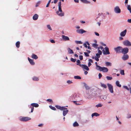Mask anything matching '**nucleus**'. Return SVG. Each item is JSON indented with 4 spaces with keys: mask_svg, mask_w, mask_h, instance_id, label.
I'll return each mask as SVG.
<instances>
[{
    "mask_svg": "<svg viewBox=\"0 0 131 131\" xmlns=\"http://www.w3.org/2000/svg\"><path fill=\"white\" fill-rule=\"evenodd\" d=\"M127 21L128 22L131 23V19H128Z\"/></svg>",
    "mask_w": 131,
    "mask_h": 131,
    "instance_id": "nucleus-61",
    "label": "nucleus"
},
{
    "mask_svg": "<svg viewBox=\"0 0 131 131\" xmlns=\"http://www.w3.org/2000/svg\"><path fill=\"white\" fill-rule=\"evenodd\" d=\"M93 62V60L91 59H89V62L88 63V66L90 67V66L91 65V63H92Z\"/></svg>",
    "mask_w": 131,
    "mask_h": 131,
    "instance_id": "nucleus-22",
    "label": "nucleus"
},
{
    "mask_svg": "<svg viewBox=\"0 0 131 131\" xmlns=\"http://www.w3.org/2000/svg\"><path fill=\"white\" fill-rule=\"evenodd\" d=\"M47 101L50 102H52V100L51 99H48L47 100Z\"/></svg>",
    "mask_w": 131,
    "mask_h": 131,
    "instance_id": "nucleus-60",
    "label": "nucleus"
},
{
    "mask_svg": "<svg viewBox=\"0 0 131 131\" xmlns=\"http://www.w3.org/2000/svg\"><path fill=\"white\" fill-rule=\"evenodd\" d=\"M58 5L59 10L56 12V14L60 16H63L64 15V13L62 11L61 9V2L60 1L59 2Z\"/></svg>",
    "mask_w": 131,
    "mask_h": 131,
    "instance_id": "nucleus-1",
    "label": "nucleus"
},
{
    "mask_svg": "<svg viewBox=\"0 0 131 131\" xmlns=\"http://www.w3.org/2000/svg\"><path fill=\"white\" fill-rule=\"evenodd\" d=\"M114 10L116 14H119L121 12V10L118 6H115L114 8Z\"/></svg>",
    "mask_w": 131,
    "mask_h": 131,
    "instance_id": "nucleus-5",
    "label": "nucleus"
},
{
    "mask_svg": "<svg viewBox=\"0 0 131 131\" xmlns=\"http://www.w3.org/2000/svg\"><path fill=\"white\" fill-rule=\"evenodd\" d=\"M74 78L75 79H81V77L79 76H75L74 77Z\"/></svg>",
    "mask_w": 131,
    "mask_h": 131,
    "instance_id": "nucleus-37",
    "label": "nucleus"
},
{
    "mask_svg": "<svg viewBox=\"0 0 131 131\" xmlns=\"http://www.w3.org/2000/svg\"><path fill=\"white\" fill-rule=\"evenodd\" d=\"M81 1L83 3H85L89 4L90 3V2L89 1H87V0H81Z\"/></svg>",
    "mask_w": 131,
    "mask_h": 131,
    "instance_id": "nucleus-24",
    "label": "nucleus"
},
{
    "mask_svg": "<svg viewBox=\"0 0 131 131\" xmlns=\"http://www.w3.org/2000/svg\"><path fill=\"white\" fill-rule=\"evenodd\" d=\"M94 33L95 34V35H96V36H99V34L97 32H94Z\"/></svg>",
    "mask_w": 131,
    "mask_h": 131,
    "instance_id": "nucleus-58",
    "label": "nucleus"
},
{
    "mask_svg": "<svg viewBox=\"0 0 131 131\" xmlns=\"http://www.w3.org/2000/svg\"><path fill=\"white\" fill-rule=\"evenodd\" d=\"M31 57L32 58L35 59H37L38 58V57L36 54H32Z\"/></svg>",
    "mask_w": 131,
    "mask_h": 131,
    "instance_id": "nucleus-20",
    "label": "nucleus"
},
{
    "mask_svg": "<svg viewBox=\"0 0 131 131\" xmlns=\"http://www.w3.org/2000/svg\"><path fill=\"white\" fill-rule=\"evenodd\" d=\"M66 107L64 106V107L62 111H63V116H65L66 114L68 113L69 112V110L67 108H65Z\"/></svg>",
    "mask_w": 131,
    "mask_h": 131,
    "instance_id": "nucleus-8",
    "label": "nucleus"
},
{
    "mask_svg": "<svg viewBox=\"0 0 131 131\" xmlns=\"http://www.w3.org/2000/svg\"><path fill=\"white\" fill-rule=\"evenodd\" d=\"M100 99L102 100L103 99L104 100H105L106 99V96H100Z\"/></svg>",
    "mask_w": 131,
    "mask_h": 131,
    "instance_id": "nucleus-30",
    "label": "nucleus"
},
{
    "mask_svg": "<svg viewBox=\"0 0 131 131\" xmlns=\"http://www.w3.org/2000/svg\"><path fill=\"white\" fill-rule=\"evenodd\" d=\"M50 41L52 43H55V41L53 40H50Z\"/></svg>",
    "mask_w": 131,
    "mask_h": 131,
    "instance_id": "nucleus-59",
    "label": "nucleus"
},
{
    "mask_svg": "<svg viewBox=\"0 0 131 131\" xmlns=\"http://www.w3.org/2000/svg\"><path fill=\"white\" fill-rule=\"evenodd\" d=\"M32 79L34 81H37L39 80V79L37 77H33Z\"/></svg>",
    "mask_w": 131,
    "mask_h": 131,
    "instance_id": "nucleus-38",
    "label": "nucleus"
},
{
    "mask_svg": "<svg viewBox=\"0 0 131 131\" xmlns=\"http://www.w3.org/2000/svg\"><path fill=\"white\" fill-rule=\"evenodd\" d=\"M31 106H32L34 107H37L39 106V105L37 103H32L31 104Z\"/></svg>",
    "mask_w": 131,
    "mask_h": 131,
    "instance_id": "nucleus-18",
    "label": "nucleus"
},
{
    "mask_svg": "<svg viewBox=\"0 0 131 131\" xmlns=\"http://www.w3.org/2000/svg\"><path fill=\"white\" fill-rule=\"evenodd\" d=\"M84 53L85 56L87 57L89 56V55L87 52H84Z\"/></svg>",
    "mask_w": 131,
    "mask_h": 131,
    "instance_id": "nucleus-53",
    "label": "nucleus"
},
{
    "mask_svg": "<svg viewBox=\"0 0 131 131\" xmlns=\"http://www.w3.org/2000/svg\"><path fill=\"white\" fill-rule=\"evenodd\" d=\"M87 47H88V48L89 49L91 50V47H90L89 46H87Z\"/></svg>",
    "mask_w": 131,
    "mask_h": 131,
    "instance_id": "nucleus-63",
    "label": "nucleus"
},
{
    "mask_svg": "<svg viewBox=\"0 0 131 131\" xmlns=\"http://www.w3.org/2000/svg\"><path fill=\"white\" fill-rule=\"evenodd\" d=\"M76 59H74L72 58L71 59V61L73 62H75L76 61Z\"/></svg>",
    "mask_w": 131,
    "mask_h": 131,
    "instance_id": "nucleus-48",
    "label": "nucleus"
},
{
    "mask_svg": "<svg viewBox=\"0 0 131 131\" xmlns=\"http://www.w3.org/2000/svg\"><path fill=\"white\" fill-rule=\"evenodd\" d=\"M62 38L63 40L68 41L70 40L68 36L64 35L62 36Z\"/></svg>",
    "mask_w": 131,
    "mask_h": 131,
    "instance_id": "nucleus-14",
    "label": "nucleus"
},
{
    "mask_svg": "<svg viewBox=\"0 0 131 131\" xmlns=\"http://www.w3.org/2000/svg\"><path fill=\"white\" fill-rule=\"evenodd\" d=\"M98 45L96 44V43H94L92 45V46L95 48H97V47L98 46Z\"/></svg>",
    "mask_w": 131,
    "mask_h": 131,
    "instance_id": "nucleus-29",
    "label": "nucleus"
},
{
    "mask_svg": "<svg viewBox=\"0 0 131 131\" xmlns=\"http://www.w3.org/2000/svg\"><path fill=\"white\" fill-rule=\"evenodd\" d=\"M116 86L119 87H121V84H119V82L118 81H117L116 82Z\"/></svg>",
    "mask_w": 131,
    "mask_h": 131,
    "instance_id": "nucleus-26",
    "label": "nucleus"
},
{
    "mask_svg": "<svg viewBox=\"0 0 131 131\" xmlns=\"http://www.w3.org/2000/svg\"><path fill=\"white\" fill-rule=\"evenodd\" d=\"M84 86L86 90H88L90 89V87L85 83L84 84Z\"/></svg>",
    "mask_w": 131,
    "mask_h": 131,
    "instance_id": "nucleus-34",
    "label": "nucleus"
},
{
    "mask_svg": "<svg viewBox=\"0 0 131 131\" xmlns=\"http://www.w3.org/2000/svg\"><path fill=\"white\" fill-rule=\"evenodd\" d=\"M96 56L95 57H97L99 58L100 57V56L101 55L97 53L96 54Z\"/></svg>",
    "mask_w": 131,
    "mask_h": 131,
    "instance_id": "nucleus-52",
    "label": "nucleus"
},
{
    "mask_svg": "<svg viewBox=\"0 0 131 131\" xmlns=\"http://www.w3.org/2000/svg\"><path fill=\"white\" fill-rule=\"evenodd\" d=\"M55 106L57 108L60 110L61 111H62V110H63V109L64 107V106L61 107L58 105H56Z\"/></svg>",
    "mask_w": 131,
    "mask_h": 131,
    "instance_id": "nucleus-19",
    "label": "nucleus"
},
{
    "mask_svg": "<svg viewBox=\"0 0 131 131\" xmlns=\"http://www.w3.org/2000/svg\"><path fill=\"white\" fill-rule=\"evenodd\" d=\"M79 59H80V60H82L83 58V56H81V55L80 56H79Z\"/></svg>",
    "mask_w": 131,
    "mask_h": 131,
    "instance_id": "nucleus-55",
    "label": "nucleus"
},
{
    "mask_svg": "<svg viewBox=\"0 0 131 131\" xmlns=\"http://www.w3.org/2000/svg\"><path fill=\"white\" fill-rule=\"evenodd\" d=\"M122 47L120 46L114 48V50L117 53L121 52Z\"/></svg>",
    "mask_w": 131,
    "mask_h": 131,
    "instance_id": "nucleus-6",
    "label": "nucleus"
},
{
    "mask_svg": "<svg viewBox=\"0 0 131 131\" xmlns=\"http://www.w3.org/2000/svg\"><path fill=\"white\" fill-rule=\"evenodd\" d=\"M95 64L96 65V69L97 70H98L100 68V66H99L97 64V62H95Z\"/></svg>",
    "mask_w": 131,
    "mask_h": 131,
    "instance_id": "nucleus-31",
    "label": "nucleus"
},
{
    "mask_svg": "<svg viewBox=\"0 0 131 131\" xmlns=\"http://www.w3.org/2000/svg\"><path fill=\"white\" fill-rule=\"evenodd\" d=\"M105 64L107 66H112V63L110 62H106Z\"/></svg>",
    "mask_w": 131,
    "mask_h": 131,
    "instance_id": "nucleus-27",
    "label": "nucleus"
},
{
    "mask_svg": "<svg viewBox=\"0 0 131 131\" xmlns=\"http://www.w3.org/2000/svg\"><path fill=\"white\" fill-rule=\"evenodd\" d=\"M30 108L31 109V112L32 113L33 112L34 110V107L32 106H30Z\"/></svg>",
    "mask_w": 131,
    "mask_h": 131,
    "instance_id": "nucleus-44",
    "label": "nucleus"
},
{
    "mask_svg": "<svg viewBox=\"0 0 131 131\" xmlns=\"http://www.w3.org/2000/svg\"><path fill=\"white\" fill-rule=\"evenodd\" d=\"M67 82L69 84H71L72 83V82L70 80H68L67 81Z\"/></svg>",
    "mask_w": 131,
    "mask_h": 131,
    "instance_id": "nucleus-51",
    "label": "nucleus"
},
{
    "mask_svg": "<svg viewBox=\"0 0 131 131\" xmlns=\"http://www.w3.org/2000/svg\"><path fill=\"white\" fill-rule=\"evenodd\" d=\"M38 15L37 14H35L33 16V19L34 20H36L38 19Z\"/></svg>",
    "mask_w": 131,
    "mask_h": 131,
    "instance_id": "nucleus-17",
    "label": "nucleus"
},
{
    "mask_svg": "<svg viewBox=\"0 0 131 131\" xmlns=\"http://www.w3.org/2000/svg\"><path fill=\"white\" fill-rule=\"evenodd\" d=\"M47 28L50 30H52V28L49 25H48L47 26Z\"/></svg>",
    "mask_w": 131,
    "mask_h": 131,
    "instance_id": "nucleus-41",
    "label": "nucleus"
},
{
    "mask_svg": "<svg viewBox=\"0 0 131 131\" xmlns=\"http://www.w3.org/2000/svg\"><path fill=\"white\" fill-rule=\"evenodd\" d=\"M122 37H119V40L121 41L123 39V38Z\"/></svg>",
    "mask_w": 131,
    "mask_h": 131,
    "instance_id": "nucleus-56",
    "label": "nucleus"
},
{
    "mask_svg": "<svg viewBox=\"0 0 131 131\" xmlns=\"http://www.w3.org/2000/svg\"><path fill=\"white\" fill-rule=\"evenodd\" d=\"M76 32L77 33L80 34H83L86 32L87 31L82 29H78L77 30Z\"/></svg>",
    "mask_w": 131,
    "mask_h": 131,
    "instance_id": "nucleus-11",
    "label": "nucleus"
},
{
    "mask_svg": "<svg viewBox=\"0 0 131 131\" xmlns=\"http://www.w3.org/2000/svg\"><path fill=\"white\" fill-rule=\"evenodd\" d=\"M102 52L103 54L104 55L108 54H110L109 48L107 47H106L104 49H103L102 50Z\"/></svg>",
    "mask_w": 131,
    "mask_h": 131,
    "instance_id": "nucleus-2",
    "label": "nucleus"
},
{
    "mask_svg": "<svg viewBox=\"0 0 131 131\" xmlns=\"http://www.w3.org/2000/svg\"><path fill=\"white\" fill-rule=\"evenodd\" d=\"M99 115V114L96 113H95L92 114L91 115L92 117H93V116H98Z\"/></svg>",
    "mask_w": 131,
    "mask_h": 131,
    "instance_id": "nucleus-23",
    "label": "nucleus"
},
{
    "mask_svg": "<svg viewBox=\"0 0 131 131\" xmlns=\"http://www.w3.org/2000/svg\"><path fill=\"white\" fill-rule=\"evenodd\" d=\"M79 125V124L77 122H75L73 124V126L74 127H78Z\"/></svg>",
    "mask_w": 131,
    "mask_h": 131,
    "instance_id": "nucleus-21",
    "label": "nucleus"
},
{
    "mask_svg": "<svg viewBox=\"0 0 131 131\" xmlns=\"http://www.w3.org/2000/svg\"><path fill=\"white\" fill-rule=\"evenodd\" d=\"M81 23H82V24H84L85 23V21H81Z\"/></svg>",
    "mask_w": 131,
    "mask_h": 131,
    "instance_id": "nucleus-64",
    "label": "nucleus"
},
{
    "mask_svg": "<svg viewBox=\"0 0 131 131\" xmlns=\"http://www.w3.org/2000/svg\"><path fill=\"white\" fill-rule=\"evenodd\" d=\"M94 58L97 61H98L99 60V58L96 57H94Z\"/></svg>",
    "mask_w": 131,
    "mask_h": 131,
    "instance_id": "nucleus-49",
    "label": "nucleus"
},
{
    "mask_svg": "<svg viewBox=\"0 0 131 131\" xmlns=\"http://www.w3.org/2000/svg\"><path fill=\"white\" fill-rule=\"evenodd\" d=\"M31 119V118L28 117H23L20 119V120L23 121H27Z\"/></svg>",
    "mask_w": 131,
    "mask_h": 131,
    "instance_id": "nucleus-12",
    "label": "nucleus"
},
{
    "mask_svg": "<svg viewBox=\"0 0 131 131\" xmlns=\"http://www.w3.org/2000/svg\"><path fill=\"white\" fill-rule=\"evenodd\" d=\"M106 78L108 80H111L112 79V77L109 76H107L106 77Z\"/></svg>",
    "mask_w": 131,
    "mask_h": 131,
    "instance_id": "nucleus-45",
    "label": "nucleus"
},
{
    "mask_svg": "<svg viewBox=\"0 0 131 131\" xmlns=\"http://www.w3.org/2000/svg\"><path fill=\"white\" fill-rule=\"evenodd\" d=\"M102 77V74L100 73H99V78L100 79Z\"/></svg>",
    "mask_w": 131,
    "mask_h": 131,
    "instance_id": "nucleus-57",
    "label": "nucleus"
},
{
    "mask_svg": "<svg viewBox=\"0 0 131 131\" xmlns=\"http://www.w3.org/2000/svg\"><path fill=\"white\" fill-rule=\"evenodd\" d=\"M103 105L101 104V103H99V104H97L96 105V107L97 108L99 107H101Z\"/></svg>",
    "mask_w": 131,
    "mask_h": 131,
    "instance_id": "nucleus-39",
    "label": "nucleus"
},
{
    "mask_svg": "<svg viewBox=\"0 0 131 131\" xmlns=\"http://www.w3.org/2000/svg\"><path fill=\"white\" fill-rule=\"evenodd\" d=\"M49 107L51 109L53 110H56V108L52 106L51 105H50Z\"/></svg>",
    "mask_w": 131,
    "mask_h": 131,
    "instance_id": "nucleus-40",
    "label": "nucleus"
},
{
    "mask_svg": "<svg viewBox=\"0 0 131 131\" xmlns=\"http://www.w3.org/2000/svg\"><path fill=\"white\" fill-rule=\"evenodd\" d=\"M28 60L29 61L30 63L32 65H34L35 64V63L34 62L33 60L32 59H31L29 57L28 58Z\"/></svg>",
    "mask_w": 131,
    "mask_h": 131,
    "instance_id": "nucleus-16",
    "label": "nucleus"
},
{
    "mask_svg": "<svg viewBox=\"0 0 131 131\" xmlns=\"http://www.w3.org/2000/svg\"><path fill=\"white\" fill-rule=\"evenodd\" d=\"M20 42L19 41L17 42L16 43V47L19 48L20 46Z\"/></svg>",
    "mask_w": 131,
    "mask_h": 131,
    "instance_id": "nucleus-32",
    "label": "nucleus"
},
{
    "mask_svg": "<svg viewBox=\"0 0 131 131\" xmlns=\"http://www.w3.org/2000/svg\"><path fill=\"white\" fill-rule=\"evenodd\" d=\"M126 118L127 119H129L131 118V114H127L126 115Z\"/></svg>",
    "mask_w": 131,
    "mask_h": 131,
    "instance_id": "nucleus-35",
    "label": "nucleus"
},
{
    "mask_svg": "<svg viewBox=\"0 0 131 131\" xmlns=\"http://www.w3.org/2000/svg\"><path fill=\"white\" fill-rule=\"evenodd\" d=\"M79 66L83 69L84 70H85L88 71L89 70L88 67L86 65L80 64H79Z\"/></svg>",
    "mask_w": 131,
    "mask_h": 131,
    "instance_id": "nucleus-9",
    "label": "nucleus"
},
{
    "mask_svg": "<svg viewBox=\"0 0 131 131\" xmlns=\"http://www.w3.org/2000/svg\"><path fill=\"white\" fill-rule=\"evenodd\" d=\"M127 9L131 13V7L130 5H128L127 6Z\"/></svg>",
    "mask_w": 131,
    "mask_h": 131,
    "instance_id": "nucleus-36",
    "label": "nucleus"
},
{
    "mask_svg": "<svg viewBox=\"0 0 131 131\" xmlns=\"http://www.w3.org/2000/svg\"><path fill=\"white\" fill-rule=\"evenodd\" d=\"M87 45L88 46H89L90 44L89 43V42L88 41H86V42L84 44V45L85 46V47L86 48H87Z\"/></svg>",
    "mask_w": 131,
    "mask_h": 131,
    "instance_id": "nucleus-28",
    "label": "nucleus"
},
{
    "mask_svg": "<svg viewBox=\"0 0 131 131\" xmlns=\"http://www.w3.org/2000/svg\"><path fill=\"white\" fill-rule=\"evenodd\" d=\"M108 86V89L110 92L111 93H113V86L110 83H107V84Z\"/></svg>",
    "mask_w": 131,
    "mask_h": 131,
    "instance_id": "nucleus-4",
    "label": "nucleus"
},
{
    "mask_svg": "<svg viewBox=\"0 0 131 131\" xmlns=\"http://www.w3.org/2000/svg\"><path fill=\"white\" fill-rule=\"evenodd\" d=\"M127 32V30L125 29L123 31L121 32L120 33V35L121 36L124 37L125 36Z\"/></svg>",
    "mask_w": 131,
    "mask_h": 131,
    "instance_id": "nucleus-13",
    "label": "nucleus"
},
{
    "mask_svg": "<svg viewBox=\"0 0 131 131\" xmlns=\"http://www.w3.org/2000/svg\"><path fill=\"white\" fill-rule=\"evenodd\" d=\"M128 51V48L126 47L124 48H122V50L121 52L123 54H126L127 53Z\"/></svg>",
    "mask_w": 131,
    "mask_h": 131,
    "instance_id": "nucleus-10",
    "label": "nucleus"
},
{
    "mask_svg": "<svg viewBox=\"0 0 131 131\" xmlns=\"http://www.w3.org/2000/svg\"><path fill=\"white\" fill-rule=\"evenodd\" d=\"M98 53H97L101 55L102 54V51L99 49H98Z\"/></svg>",
    "mask_w": 131,
    "mask_h": 131,
    "instance_id": "nucleus-46",
    "label": "nucleus"
},
{
    "mask_svg": "<svg viewBox=\"0 0 131 131\" xmlns=\"http://www.w3.org/2000/svg\"><path fill=\"white\" fill-rule=\"evenodd\" d=\"M100 85L101 87L105 89H106L107 87V86L106 84L104 83H101Z\"/></svg>",
    "mask_w": 131,
    "mask_h": 131,
    "instance_id": "nucleus-25",
    "label": "nucleus"
},
{
    "mask_svg": "<svg viewBox=\"0 0 131 131\" xmlns=\"http://www.w3.org/2000/svg\"><path fill=\"white\" fill-rule=\"evenodd\" d=\"M54 4H56L57 3V2L58 1V0H54Z\"/></svg>",
    "mask_w": 131,
    "mask_h": 131,
    "instance_id": "nucleus-62",
    "label": "nucleus"
},
{
    "mask_svg": "<svg viewBox=\"0 0 131 131\" xmlns=\"http://www.w3.org/2000/svg\"><path fill=\"white\" fill-rule=\"evenodd\" d=\"M98 70L100 71H102L104 72H107L108 71V69L107 68L105 67H100Z\"/></svg>",
    "mask_w": 131,
    "mask_h": 131,
    "instance_id": "nucleus-7",
    "label": "nucleus"
},
{
    "mask_svg": "<svg viewBox=\"0 0 131 131\" xmlns=\"http://www.w3.org/2000/svg\"><path fill=\"white\" fill-rule=\"evenodd\" d=\"M68 52L70 54H73V50L69 48L68 49Z\"/></svg>",
    "mask_w": 131,
    "mask_h": 131,
    "instance_id": "nucleus-33",
    "label": "nucleus"
},
{
    "mask_svg": "<svg viewBox=\"0 0 131 131\" xmlns=\"http://www.w3.org/2000/svg\"><path fill=\"white\" fill-rule=\"evenodd\" d=\"M77 64L78 65H79V64L80 63V61L79 60H78L77 61Z\"/></svg>",
    "mask_w": 131,
    "mask_h": 131,
    "instance_id": "nucleus-54",
    "label": "nucleus"
},
{
    "mask_svg": "<svg viewBox=\"0 0 131 131\" xmlns=\"http://www.w3.org/2000/svg\"><path fill=\"white\" fill-rule=\"evenodd\" d=\"M128 57H129L128 55L127 54H126L124 55L123 56L122 58L123 60H125L127 59H128Z\"/></svg>",
    "mask_w": 131,
    "mask_h": 131,
    "instance_id": "nucleus-15",
    "label": "nucleus"
},
{
    "mask_svg": "<svg viewBox=\"0 0 131 131\" xmlns=\"http://www.w3.org/2000/svg\"><path fill=\"white\" fill-rule=\"evenodd\" d=\"M97 49H100L101 50H102V51L103 50V49H103V47L102 46H99V47L97 48Z\"/></svg>",
    "mask_w": 131,
    "mask_h": 131,
    "instance_id": "nucleus-47",
    "label": "nucleus"
},
{
    "mask_svg": "<svg viewBox=\"0 0 131 131\" xmlns=\"http://www.w3.org/2000/svg\"><path fill=\"white\" fill-rule=\"evenodd\" d=\"M123 43L125 46H131V43L128 40H126L124 41Z\"/></svg>",
    "mask_w": 131,
    "mask_h": 131,
    "instance_id": "nucleus-3",
    "label": "nucleus"
},
{
    "mask_svg": "<svg viewBox=\"0 0 131 131\" xmlns=\"http://www.w3.org/2000/svg\"><path fill=\"white\" fill-rule=\"evenodd\" d=\"M75 42L77 44H82V42L81 41H75Z\"/></svg>",
    "mask_w": 131,
    "mask_h": 131,
    "instance_id": "nucleus-42",
    "label": "nucleus"
},
{
    "mask_svg": "<svg viewBox=\"0 0 131 131\" xmlns=\"http://www.w3.org/2000/svg\"><path fill=\"white\" fill-rule=\"evenodd\" d=\"M120 73L122 75H124V71L123 70H121L120 71Z\"/></svg>",
    "mask_w": 131,
    "mask_h": 131,
    "instance_id": "nucleus-43",
    "label": "nucleus"
},
{
    "mask_svg": "<svg viewBox=\"0 0 131 131\" xmlns=\"http://www.w3.org/2000/svg\"><path fill=\"white\" fill-rule=\"evenodd\" d=\"M123 87L124 88L128 90H129V88L126 86H124Z\"/></svg>",
    "mask_w": 131,
    "mask_h": 131,
    "instance_id": "nucleus-50",
    "label": "nucleus"
}]
</instances>
